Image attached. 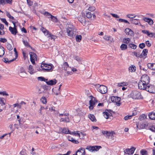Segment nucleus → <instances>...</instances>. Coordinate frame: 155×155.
I'll return each instance as SVG.
<instances>
[{"instance_id": "f257e3e1", "label": "nucleus", "mask_w": 155, "mask_h": 155, "mask_svg": "<svg viewBox=\"0 0 155 155\" xmlns=\"http://www.w3.org/2000/svg\"><path fill=\"white\" fill-rule=\"evenodd\" d=\"M67 35L70 38L74 37L76 35V30L74 26L71 24H67L66 26Z\"/></svg>"}, {"instance_id": "f03ea898", "label": "nucleus", "mask_w": 155, "mask_h": 155, "mask_svg": "<svg viewBox=\"0 0 155 155\" xmlns=\"http://www.w3.org/2000/svg\"><path fill=\"white\" fill-rule=\"evenodd\" d=\"M53 67V65L52 64H48L43 62L41 65V67L42 70L48 72L52 71V68Z\"/></svg>"}, {"instance_id": "7ed1b4c3", "label": "nucleus", "mask_w": 155, "mask_h": 155, "mask_svg": "<svg viewBox=\"0 0 155 155\" xmlns=\"http://www.w3.org/2000/svg\"><path fill=\"white\" fill-rule=\"evenodd\" d=\"M130 97L133 99H140L142 98L141 93L137 91L131 92L130 94Z\"/></svg>"}, {"instance_id": "20e7f679", "label": "nucleus", "mask_w": 155, "mask_h": 155, "mask_svg": "<svg viewBox=\"0 0 155 155\" xmlns=\"http://www.w3.org/2000/svg\"><path fill=\"white\" fill-rule=\"evenodd\" d=\"M97 91L102 94L106 93L107 91V87L104 85H100L98 84L97 85Z\"/></svg>"}, {"instance_id": "39448f33", "label": "nucleus", "mask_w": 155, "mask_h": 155, "mask_svg": "<svg viewBox=\"0 0 155 155\" xmlns=\"http://www.w3.org/2000/svg\"><path fill=\"white\" fill-rule=\"evenodd\" d=\"M48 87L46 85H44L40 87L38 90V93L39 94L43 93H46L47 92Z\"/></svg>"}, {"instance_id": "423d86ee", "label": "nucleus", "mask_w": 155, "mask_h": 155, "mask_svg": "<svg viewBox=\"0 0 155 155\" xmlns=\"http://www.w3.org/2000/svg\"><path fill=\"white\" fill-rule=\"evenodd\" d=\"M101 148V146H87L86 149L88 150L89 151L91 152H94L98 151Z\"/></svg>"}, {"instance_id": "0eeeda50", "label": "nucleus", "mask_w": 155, "mask_h": 155, "mask_svg": "<svg viewBox=\"0 0 155 155\" xmlns=\"http://www.w3.org/2000/svg\"><path fill=\"white\" fill-rule=\"evenodd\" d=\"M63 69L65 71L67 74H68L71 75L72 74V72L70 71L71 70V67H69L68 64L67 62H65L64 63L63 67Z\"/></svg>"}, {"instance_id": "6e6552de", "label": "nucleus", "mask_w": 155, "mask_h": 155, "mask_svg": "<svg viewBox=\"0 0 155 155\" xmlns=\"http://www.w3.org/2000/svg\"><path fill=\"white\" fill-rule=\"evenodd\" d=\"M102 133L103 135L108 138H112L114 136V132L108 131L106 130L102 131Z\"/></svg>"}, {"instance_id": "1a4fd4ad", "label": "nucleus", "mask_w": 155, "mask_h": 155, "mask_svg": "<svg viewBox=\"0 0 155 155\" xmlns=\"http://www.w3.org/2000/svg\"><path fill=\"white\" fill-rule=\"evenodd\" d=\"M90 97L91 98V100L89 101V108L90 110H92L94 108L96 101L94 97L91 96H90Z\"/></svg>"}, {"instance_id": "9d476101", "label": "nucleus", "mask_w": 155, "mask_h": 155, "mask_svg": "<svg viewBox=\"0 0 155 155\" xmlns=\"http://www.w3.org/2000/svg\"><path fill=\"white\" fill-rule=\"evenodd\" d=\"M146 91L151 93H155V86L151 84H148L147 87Z\"/></svg>"}, {"instance_id": "9b49d317", "label": "nucleus", "mask_w": 155, "mask_h": 155, "mask_svg": "<svg viewBox=\"0 0 155 155\" xmlns=\"http://www.w3.org/2000/svg\"><path fill=\"white\" fill-rule=\"evenodd\" d=\"M148 84L139 81L138 84L139 88L141 90H145Z\"/></svg>"}, {"instance_id": "f8f14e48", "label": "nucleus", "mask_w": 155, "mask_h": 155, "mask_svg": "<svg viewBox=\"0 0 155 155\" xmlns=\"http://www.w3.org/2000/svg\"><path fill=\"white\" fill-rule=\"evenodd\" d=\"M140 81L143 82H144L145 83H146L149 84L150 82L149 77L147 75H143L141 77Z\"/></svg>"}, {"instance_id": "ddd939ff", "label": "nucleus", "mask_w": 155, "mask_h": 155, "mask_svg": "<svg viewBox=\"0 0 155 155\" xmlns=\"http://www.w3.org/2000/svg\"><path fill=\"white\" fill-rule=\"evenodd\" d=\"M29 54L31 61L33 64H35V61L37 59V55L33 52H30Z\"/></svg>"}, {"instance_id": "4468645a", "label": "nucleus", "mask_w": 155, "mask_h": 155, "mask_svg": "<svg viewBox=\"0 0 155 155\" xmlns=\"http://www.w3.org/2000/svg\"><path fill=\"white\" fill-rule=\"evenodd\" d=\"M136 148L134 147H132L131 148L126 149L124 150V152L125 153L127 154H132L134 153V150Z\"/></svg>"}, {"instance_id": "2eb2a0df", "label": "nucleus", "mask_w": 155, "mask_h": 155, "mask_svg": "<svg viewBox=\"0 0 155 155\" xmlns=\"http://www.w3.org/2000/svg\"><path fill=\"white\" fill-rule=\"evenodd\" d=\"M59 131L60 133H64L65 134H71V131H70L68 129L66 128H59Z\"/></svg>"}, {"instance_id": "dca6fc26", "label": "nucleus", "mask_w": 155, "mask_h": 155, "mask_svg": "<svg viewBox=\"0 0 155 155\" xmlns=\"http://www.w3.org/2000/svg\"><path fill=\"white\" fill-rule=\"evenodd\" d=\"M125 32L126 35H127L133 36L134 35V32L129 28H126L125 30Z\"/></svg>"}, {"instance_id": "f3484780", "label": "nucleus", "mask_w": 155, "mask_h": 155, "mask_svg": "<svg viewBox=\"0 0 155 155\" xmlns=\"http://www.w3.org/2000/svg\"><path fill=\"white\" fill-rule=\"evenodd\" d=\"M85 150L84 148H82L78 150L77 152L76 155H85Z\"/></svg>"}, {"instance_id": "a211bd4d", "label": "nucleus", "mask_w": 155, "mask_h": 155, "mask_svg": "<svg viewBox=\"0 0 155 155\" xmlns=\"http://www.w3.org/2000/svg\"><path fill=\"white\" fill-rule=\"evenodd\" d=\"M111 101L114 102H117L120 101V98L117 96H112L111 97Z\"/></svg>"}, {"instance_id": "6ab92c4d", "label": "nucleus", "mask_w": 155, "mask_h": 155, "mask_svg": "<svg viewBox=\"0 0 155 155\" xmlns=\"http://www.w3.org/2000/svg\"><path fill=\"white\" fill-rule=\"evenodd\" d=\"M9 30L11 33L14 35H15L17 33V30L16 28H12L11 26L9 27Z\"/></svg>"}, {"instance_id": "aec40b11", "label": "nucleus", "mask_w": 155, "mask_h": 155, "mask_svg": "<svg viewBox=\"0 0 155 155\" xmlns=\"http://www.w3.org/2000/svg\"><path fill=\"white\" fill-rule=\"evenodd\" d=\"M57 82V81L55 79L51 80L48 81H46V84L49 85H52L55 84Z\"/></svg>"}, {"instance_id": "412c9836", "label": "nucleus", "mask_w": 155, "mask_h": 155, "mask_svg": "<svg viewBox=\"0 0 155 155\" xmlns=\"http://www.w3.org/2000/svg\"><path fill=\"white\" fill-rule=\"evenodd\" d=\"M148 52V50L147 49H145L143 50L141 54H140V58H146L147 53Z\"/></svg>"}, {"instance_id": "4be33fe9", "label": "nucleus", "mask_w": 155, "mask_h": 155, "mask_svg": "<svg viewBox=\"0 0 155 155\" xmlns=\"http://www.w3.org/2000/svg\"><path fill=\"white\" fill-rule=\"evenodd\" d=\"M143 20L150 25H152L153 23V20L150 18L145 17L143 18Z\"/></svg>"}, {"instance_id": "5701e85b", "label": "nucleus", "mask_w": 155, "mask_h": 155, "mask_svg": "<svg viewBox=\"0 0 155 155\" xmlns=\"http://www.w3.org/2000/svg\"><path fill=\"white\" fill-rule=\"evenodd\" d=\"M12 0H0V4L5 5L6 3L11 4Z\"/></svg>"}, {"instance_id": "b1692460", "label": "nucleus", "mask_w": 155, "mask_h": 155, "mask_svg": "<svg viewBox=\"0 0 155 155\" xmlns=\"http://www.w3.org/2000/svg\"><path fill=\"white\" fill-rule=\"evenodd\" d=\"M28 72L29 73L32 74L36 72V71H35L33 68V67L31 65H30L28 68Z\"/></svg>"}, {"instance_id": "393cba45", "label": "nucleus", "mask_w": 155, "mask_h": 155, "mask_svg": "<svg viewBox=\"0 0 155 155\" xmlns=\"http://www.w3.org/2000/svg\"><path fill=\"white\" fill-rule=\"evenodd\" d=\"M60 121L65 123H68L70 122V120L68 117L66 116V117H61L60 119Z\"/></svg>"}, {"instance_id": "a878e982", "label": "nucleus", "mask_w": 155, "mask_h": 155, "mask_svg": "<svg viewBox=\"0 0 155 155\" xmlns=\"http://www.w3.org/2000/svg\"><path fill=\"white\" fill-rule=\"evenodd\" d=\"M148 68L151 70H155V64L148 63L147 64Z\"/></svg>"}, {"instance_id": "bb28decb", "label": "nucleus", "mask_w": 155, "mask_h": 155, "mask_svg": "<svg viewBox=\"0 0 155 155\" xmlns=\"http://www.w3.org/2000/svg\"><path fill=\"white\" fill-rule=\"evenodd\" d=\"M130 21L131 23L134 24L136 25H138L140 24V23L139 20L137 19H130Z\"/></svg>"}, {"instance_id": "cd10ccee", "label": "nucleus", "mask_w": 155, "mask_h": 155, "mask_svg": "<svg viewBox=\"0 0 155 155\" xmlns=\"http://www.w3.org/2000/svg\"><path fill=\"white\" fill-rule=\"evenodd\" d=\"M103 113L105 118L107 119H108L109 117L111 115V113L110 112L108 111H107L106 110H105V112H103Z\"/></svg>"}, {"instance_id": "c85d7f7f", "label": "nucleus", "mask_w": 155, "mask_h": 155, "mask_svg": "<svg viewBox=\"0 0 155 155\" xmlns=\"http://www.w3.org/2000/svg\"><path fill=\"white\" fill-rule=\"evenodd\" d=\"M74 58L75 60L77 61L79 63H80L81 64H82L81 62L82 59L81 58L79 57L78 56H75L74 57Z\"/></svg>"}, {"instance_id": "c756f323", "label": "nucleus", "mask_w": 155, "mask_h": 155, "mask_svg": "<svg viewBox=\"0 0 155 155\" xmlns=\"http://www.w3.org/2000/svg\"><path fill=\"white\" fill-rule=\"evenodd\" d=\"M148 125V124L146 122H144L141 124L140 126L139 129H143L146 128Z\"/></svg>"}, {"instance_id": "7c9ffc66", "label": "nucleus", "mask_w": 155, "mask_h": 155, "mask_svg": "<svg viewBox=\"0 0 155 155\" xmlns=\"http://www.w3.org/2000/svg\"><path fill=\"white\" fill-rule=\"evenodd\" d=\"M3 61H4L6 63L10 64L11 62L15 60V59L14 58L12 60H9L7 58H3L2 59Z\"/></svg>"}, {"instance_id": "2f4dec72", "label": "nucleus", "mask_w": 155, "mask_h": 155, "mask_svg": "<svg viewBox=\"0 0 155 155\" xmlns=\"http://www.w3.org/2000/svg\"><path fill=\"white\" fill-rule=\"evenodd\" d=\"M79 132V131H74L72 132H71V134H73L80 137V134H82V133L81 132L79 133H78Z\"/></svg>"}, {"instance_id": "473e14b6", "label": "nucleus", "mask_w": 155, "mask_h": 155, "mask_svg": "<svg viewBox=\"0 0 155 155\" xmlns=\"http://www.w3.org/2000/svg\"><path fill=\"white\" fill-rule=\"evenodd\" d=\"M68 139L69 141H71L74 143L78 144L79 143L78 141L74 140L73 138L71 137H68Z\"/></svg>"}, {"instance_id": "72a5a7b5", "label": "nucleus", "mask_w": 155, "mask_h": 155, "mask_svg": "<svg viewBox=\"0 0 155 155\" xmlns=\"http://www.w3.org/2000/svg\"><path fill=\"white\" fill-rule=\"evenodd\" d=\"M88 117L92 121L96 122V121L95 117L93 114H90L88 115Z\"/></svg>"}, {"instance_id": "f704fd0d", "label": "nucleus", "mask_w": 155, "mask_h": 155, "mask_svg": "<svg viewBox=\"0 0 155 155\" xmlns=\"http://www.w3.org/2000/svg\"><path fill=\"white\" fill-rule=\"evenodd\" d=\"M149 118L151 120H155V113L151 112L149 114Z\"/></svg>"}, {"instance_id": "c9c22d12", "label": "nucleus", "mask_w": 155, "mask_h": 155, "mask_svg": "<svg viewBox=\"0 0 155 155\" xmlns=\"http://www.w3.org/2000/svg\"><path fill=\"white\" fill-rule=\"evenodd\" d=\"M41 30L44 34L45 35H47L49 33L48 31L44 27L41 28Z\"/></svg>"}, {"instance_id": "e433bc0d", "label": "nucleus", "mask_w": 155, "mask_h": 155, "mask_svg": "<svg viewBox=\"0 0 155 155\" xmlns=\"http://www.w3.org/2000/svg\"><path fill=\"white\" fill-rule=\"evenodd\" d=\"M4 28V26L3 25L0 23V29L2 31H0V35H4L5 33V32L3 30Z\"/></svg>"}, {"instance_id": "4c0bfd02", "label": "nucleus", "mask_w": 155, "mask_h": 155, "mask_svg": "<svg viewBox=\"0 0 155 155\" xmlns=\"http://www.w3.org/2000/svg\"><path fill=\"white\" fill-rule=\"evenodd\" d=\"M5 54L4 48L2 47H0V57L3 56Z\"/></svg>"}, {"instance_id": "58836bf2", "label": "nucleus", "mask_w": 155, "mask_h": 155, "mask_svg": "<svg viewBox=\"0 0 155 155\" xmlns=\"http://www.w3.org/2000/svg\"><path fill=\"white\" fill-rule=\"evenodd\" d=\"M128 84L127 82H122L121 83H118L117 86L119 87H123L124 86H126Z\"/></svg>"}, {"instance_id": "ea45409f", "label": "nucleus", "mask_w": 155, "mask_h": 155, "mask_svg": "<svg viewBox=\"0 0 155 155\" xmlns=\"http://www.w3.org/2000/svg\"><path fill=\"white\" fill-rule=\"evenodd\" d=\"M146 118H147V116L144 114H143L141 115L139 117V119L140 120L142 121V120H145Z\"/></svg>"}, {"instance_id": "a19ab883", "label": "nucleus", "mask_w": 155, "mask_h": 155, "mask_svg": "<svg viewBox=\"0 0 155 155\" xmlns=\"http://www.w3.org/2000/svg\"><path fill=\"white\" fill-rule=\"evenodd\" d=\"M92 127L93 128V130H93V131L94 133H96V132L95 131L96 130H97V132L101 131V130H100V129L98 127L94 126H93Z\"/></svg>"}, {"instance_id": "79ce46f5", "label": "nucleus", "mask_w": 155, "mask_h": 155, "mask_svg": "<svg viewBox=\"0 0 155 155\" xmlns=\"http://www.w3.org/2000/svg\"><path fill=\"white\" fill-rule=\"evenodd\" d=\"M48 35V37H51V39H53L54 40H55V39H56V38H57L56 36L52 35L50 33H49Z\"/></svg>"}, {"instance_id": "37998d69", "label": "nucleus", "mask_w": 155, "mask_h": 155, "mask_svg": "<svg viewBox=\"0 0 155 155\" xmlns=\"http://www.w3.org/2000/svg\"><path fill=\"white\" fill-rule=\"evenodd\" d=\"M120 48L122 50H125L127 48V45L125 44H122L120 46Z\"/></svg>"}, {"instance_id": "c03bdc74", "label": "nucleus", "mask_w": 155, "mask_h": 155, "mask_svg": "<svg viewBox=\"0 0 155 155\" xmlns=\"http://www.w3.org/2000/svg\"><path fill=\"white\" fill-rule=\"evenodd\" d=\"M22 41L24 45L26 46V47H29L31 48V47L29 45L28 43L27 42V41L23 40Z\"/></svg>"}, {"instance_id": "a18cd8bd", "label": "nucleus", "mask_w": 155, "mask_h": 155, "mask_svg": "<svg viewBox=\"0 0 155 155\" xmlns=\"http://www.w3.org/2000/svg\"><path fill=\"white\" fill-rule=\"evenodd\" d=\"M76 41L78 42H80L81 40L82 36L81 35H77L75 37Z\"/></svg>"}, {"instance_id": "49530a36", "label": "nucleus", "mask_w": 155, "mask_h": 155, "mask_svg": "<svg viewBox=\"0 0 155 155\" xmlns=\"http://www.w3.org/2000/svg\"><path fill=\"white\" fill-rule=\"evenodd\" d=\"M137 16L134 14H130L127 15V16L131 19H133L135 18Z\"/></svg>"}, {"instance_id": "de8ad7c7", "label": "nucleus", "mask_w": 155, "mask_h": 155, "mask_svg": "<svg viewBox=\"0 0 155 155\" xmlns=\"http://www.w3.org/2000/svg\"><path fill=\"white\" fill-rule=\"evenodd\" d=\"M129 71L130 72L135 71L136 70V67L135 66H132L129 67Z\"/></svg>"}, {"instance_id": "09e8293b", "label": "nucleus", "mask_w": 155, "mask_h": 155, "mask_svg": "<svg viewBox=\"0 0 155 155\" xmlns=\"http://www.w3.org/2000/svg\"><path fill=\"white\" fill-rule=\"evenodd\" d=\"M135 114H133L132 115H127L126 116L124 117V120H127L128 119H130L133 116L135 115Z\"/></svg>"}, {"instance_id": "8fccbe9b", "label": "nucleus", "mask_w": 155, "mask_h": 155, "mask_svg": "<svg viewBox=\"0 0 155 155\" xmlns=\"http://www.w3.org/2000/svg\"><path fill=\"white\" fill-rule=\"evenodd\" d=\"M92 16V14L91 13V12H87L86 13V16L88 18H91Z\"/></svg>"}, {"instance_id": "3c124183", "label": "nucleus", "mask_w": 155, "mask_h": 155, "mask_svg": "<svg viewBox=\"0 0 155 155\" xmlns=\"http://www.w3.org/2000/svg\"><path fill=\"white\" fill-rule=\"evenodd\" d=\"M48 18H51V20L53 21L56 22L58 21V20H57V18L54 16L51 15V16L50 17H48Z\"/></svg>"}, {"instance_id": "603ef678", "label": "nucleus", "mask_w": 155, "mask_h": 155, "mask_svg": "<svg viewBox=\"0 0 155 155\" xmlns=\"http://www.w3.org/2000/svg\"><path fill=\"white\" fill-rule=\"evenodd\" d=\"M6 47L8 49L9 51H11L13 49L12 45L9 43H7L6 45Z\"/></svg>"}, {"instance_id": "864d4df0", "label": "nucleus", "mask_w": 155, "mask_h": 155, "mask_svg": "<svg viewBox=\"0 0 155 155\" xmlns=\"http://www.w3.org/2000/svg\"><path fill=\"white\" fill-rule=\"evenodd\" d=\"M41 101L44 104H46L47 103V100L46 98L44 97H43L41 99Z\"/></svg>"}, {"instance_id": "5fc2aeb1", "label": "nucleus", "mask_w": 155, "mask_h": 155, "mask_svg": "<svg viewBox=\"0 0 155 155\" xmlns=\"http://www.w3.org/2000/svg\"><path fill=\"white\" fill-rule=\"evenodd\" d=\"M41 13L44 14L46 16H51V15H51L50 13L47 12H44V11L43 12H41Z\"/></svg>"}, {"instance_id": "6e6d98bb", "label": "nucleus", "mask_w": 155, "mask_h": 155, "mask_svg": "<svg viewBox=\"0 0 155 155\" xmlns=\"http://www.w3.org/2000/svg\"><path fill=\"white\" fill-rule=\"evenodd\" d=\"M130 39L129 38H124L123 39V42L124 43L127 44H128L130 41Z\"/></svg>"}, {"instance_id": "4d7b16f0", "label": "nucleus", "mask_w": 155, "mask_h": 155, "mask_svg": "<svg viewBox=\"0 0 155 155\" xmlns=\"http://www.w3.org/2000/svg\"><path fill=\"white\" fill-rule=\"evenodd\" d=\"M19 75L21 77L25 78L26 77L27 74L26 72L19 74Z\"/></svg>"}, {"instance_id": "13d9d810", "label": "nucleus", "mask_w": 155, "mask_h": 155, "mask_svg": "<svg viewBox=\"0 0 155 155\" xmlns=\"http://www.w3.org/2000/svg\"><path fill=\"white\" fill-rule=\"evenodd\" d=\"M104 39L106 41H109L110 40L111 37L107 35H104L103 37Z\"/></svg>"}, {"instance_id": "bf43d9fd", "label": "nucleus", "mask_w": 155, "mask_h": 155, "mask_svg": "<svg viewBox=\"0 0 155 155\" xmlns=\"http://www.w3.org/2000/svg\"><path fill=\"white\" fill-rule=\"evenodd\" d=\"M38 80L41 81H47V79H45L42 77H39L38 78Z\"/></svg>"}, {"instance_id": "052dcab7", "label": "nucleus", "mask_w": 155, "mask_h": 155, "mask_svg": "<svg viewBox=\"0 0 155 155\" xmlns=\"http://www.w3.org/2000/svg\"><path fill=\"white\" fill-rule=\"evenodd\" d=\"M129 46L131 48L134 49H136L137 48V46L134 44H130Z\"/></svg>"}, {"instance_id": "680f3d73", "label": "nucleus", "mask_w": 155, "mask_h": 155, "mask_svg": "<svg viewBox=\"0 0 155 155\" xmlns=\"http://www.w3.org/2000/svg\"><path fill=\"white\" fill-rule=\"evenodd\" d=\"M140 152L142 155H147V152L145 150H142Z\"/></svg>"}, {"instance_id": "e2e57ef3", "label": "nucleus", "mask_w": 155, "mask_h": 155, "mask_svg": "<svg viewBox=\"0 0 155 155\" xmlns=\"http://www.w3.org/2000/svg\"><path fill=\"white\" fill-rule=\"evenodd\" d=\"M134 55H135V56H136V57H139V58H140V53L138 52V53H137V52H134Z\"/></svg>"}, {"instance_id": "0e129e2a", "label": "nucleus", "mask_w": 155, "mask_h": 155, "mask_svg": "<svg viewBox=\"0 0 155 155\" xmlns=\"http://www.w3.org/2000/svg\"><path fill=\"white\" fill-rule=\"evenodd\" d=\"M88 10L90 11H93L95 10V8L94 6H91L89 7Z\"/></svg>"}, {"instance_id": "69168bd1", "label": "nucleus", "mask_w": 155, "mask_h": 155, "mask_svg": "<svg viewBox=\"0 0 155 155\" xmlns=\"http://www.w3.org/2000/svg\"><path fill=\"white\" fill-rule=\"evenodd\" d=\"M145 46V44L144 43L140 44L139 45V47L141 49H143Z\"/></svg>"}, {"instance_id": "338daca9", "label": "nucleus", "mask_w": 155, "mask_h": 155, "mask_svg": "<svg viewBox=\"0 0 155 155\" xmlns=\"http://www.w3.org/2000/svg\"><path fill=\"white\" fill-rule=\"evenodd\" d=\"M26 153V150L25 149L22 150L20 153V154L21 155H25Z\"/></svg>"}, {"instance_id": "774afa93", "label": "nucleus", "mask_w": 155, "mask_h": 155, "mask_svg": "<svg viewBox=\"0 0 155 155\" xmlns=\"http://www.w3.org/2000/svg\"><path fill=\"white\" fill-rule=\"evenodd\" d=\"M1 20L6 25H8V23L6 19L5 18H1Z\"/></svg>"}]
</instances>
